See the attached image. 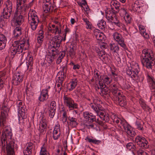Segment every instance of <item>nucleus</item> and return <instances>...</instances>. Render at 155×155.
<instances>
[{
	"instance_id": "obj_34",
	"label": "nucleus",
	"mask_w": 155,
	"mask_h": 155,
	"mask_svg": "<svg viewBox=\"0 0 155 155\" xmlns=\"http://www.w3.org/2000/svg\"><path fill=\"white\" fill-rule=\"evenodd\" d=\"M68 119L71 122L73 123L74 126H76L78 124V123L77 122V120L76 118L69 117Z\"/></svg>"
},
{
	"instance_id": "obj_22",
	"label": "nucleus",
	"mask_w": 155,
	"mask_h": 155,
	"mask_svg": "<svg viewBox=\"0 0 155 155\" xmlns=\"http://www.w3.org/2000/svg\"><path fill=\"white\" fill-rule=\"evenodd\" d=\"M21 28L20 27H16L14 29L13 34L15 37H17L21 34Z\"/></svg>"
},
{
	"instance_id": "obj_53",
	"label": "nucleus",
	"mask_w": 155,
	"mask_h": 155,
	"mask_svg": "<svg viewBox=\"0 0 155 155\" xmlns=\"http://www.w3.org/2000/svg\"><path fill=\"white\" fill-rule=\"evenodd\" d=\"M139 103L141 107H146L145 105H146V104L144 101L143 99H140L139 101Z\"/></svg>"
},
{
	"instance_id": "obj_7",
	"label": "nucleus",
	"mask_w": 155,
	"mask_h": 155,
	"mask_svg": "<svg viewBox=\"0 0 155 155\" xmlns=\"http://www.w3.org/2000/svg\"><path fill=\"white\" fill-rule=\"evenodd\" d=\"M102 107H92L94 110L97 115H99L100 118L101 119L104 121L105 122H108L109 121L110 118L108 114L105 113L101 112V109Z\"/></svg>"
},
{
	"instance_id": "obj_21",
	"label": "nucleus",
	"mask_w": 155,
	"mask_h": 155,
	"mask_svg": "<svg viewBox=\"0 0 155 155\" xmlns=\"http://www.w3.org/2000/svg\"><path fill=\"white\" fill-rule=\"evenodd\" d=\"M47 126H44L43 125H41L39 124V131L40 135H41L45 134L46 131Z\"/></svg>"
},
{
	"instance_id": "obj_26",
	"label": "nucleus",
	"mask_w": 155,
	"mask_h": 155,
	"mask_svg": "<svg viewBox=\"0 0 155 155\" xmlns=\"http://www.w3.org/2000/svg\"><path fill=\"white\" fill-rule=\"evenodd\" d=\"M56 112V108L54 107H50L49 110V116L51 118H53L54 117Z\"/></svg>"
},
{
	"instance_id": "obj_14",
	"label": "nucleus",
	"mask_w": 155,
	"mask_h": 155,
	"mask_svg": "<svg viewBox=\"0 0 155 155\" xmlns=\"http://www.w3.org/2000/svg\"><path fill=\"white\" fill-rule=\"evenodd\" d=\"M85 139L87 142L90 143H92L96 144H99L101 143V141L97 140L92 136H87Z\"/></svg>"
},
{
	"instance_id": "obj_9",
	"label": "nucleus",
	"mask_w": 155,
	"mask_h": 155,
	"mask_svg": "<svg viewBox=\"0 0 155 155\" xmlns=\"http://www.w3.org/2000/svg\"><path fill=\"white\" fill-rule=\"evenodd\" d=\"M15 41L12 45V47L10 48V51L12 55H15L16 54H20L23 52L21 46L19 47V43Z\"/></svg>"
},
{
	"instance_id": "obj_25",
	"label": "nucleus",
	"mask_w": 155,
	"mask_h": 155,
	"mask_svg": "<svg viewBox=\"0 0 155 155\" xmlns=\"http://www.w3.org/2000/svg\"><path fill=\"white\" fill-rule=\"evenodd\" d=\"M142 121L141 120H137L135 122V125L136 128L139 130H143V126L142 124Z\"/></svg>"
},
{
	"instance_id": "obj_1",
	"label": "nucleus",
	"mask_w": 155,
	"mask_h": 155,
	"mask_svg": "<svg viewBox=\"0 0 155 155\" xmlns=\"http://www.w3.org/2000/svg\"><path fill=\"white\" fill-rule=\"evenodd\" d=\"M142 61L143 65L147 68L151 69L155 64V58L153 57V51L150 49H144L143 50Z\"/></svg>"
},
{
	"instance_id": "obj_62",
	"label": "nucleus",
	"mask_w": 155,
	"mask_h": 155,
	"mask_svg": "<svg viewBox=\"0 0 155 155\" xmlns=\"http://www.w3.org/2000/svg\"><path fill=\"white\" fill-rule=\"evenodd\" d=\"M99 30H97L96 31H95L94 32V35L96 36V38L97 39V38L98 35H99V33H100V32Z\"/></svg>"
},
{
	"instance_id": "obj_39",
	"label": "nucleus",
	"mask_w": 155,
	"mask_h": 155,
	"mask_svg": "<svg viewBox=\"0 0 155 155\" xmlns=\"http://www.w3.org/2000/svg\"><path fill=\"white\" fill-rule=\"evenodd\" d=\"M32 150H29L28 148L26 147V149L23 151V153L24 155H31Z\"/></svg>"
},
{
	"instance_id": "obj_63",
	"label": "nucleus",
	"mask_w": 155,
	"mask_h": 155,
	"mask_svg": "<svg viewBox=\"0 0 155 155\" xmlns=\"http://www.w3.org/2000/svg\"><path fill=\"white\" fill-rule=\"evenodd\" d=\"M4 19L5 18L3 17V16L1 14L0 17V24H2L4 23Z\"/></svg>"
},
{
	"instance_id": "obj_54",
	"label": "nucleus",
	"mask_w": 155,
	"mask_h": 155,
	"mask_svg": "<svg viewBox=\"0 0 155 155\" xmlns=\"http://www.w3.org/2000/svg\"><path fill=\"white\" fill-rule=\"evenodd\" d=\"M116 11H115L114 10V11H111V10H110L107 12H106L105 14L107 15L108 14H109V15H110V14L114 15H116L118 13H116Z\"/></svg>"
},
{
	"instance_id": "obj_23",
	"label": "nucleus",
	"mask_w": 155,
	"mask_h": 155,
	"mask_svg": "<svg viewBox=\"0 0 155 155\" xmlns=\"http://www.w3.org/2000/svg\"><path fill=\"white\" fill-rule=\"evenodd\" d=\"M115 96L116 97V100H118L120 104V102H122V100H123L124 98L125 97V96H122V95L121 93L120 92L117 93V95H115ZM120 105L121 107H124L123 106L124 105H122L120 104Z\"/></svg>"
},
{
	"instance_id": "obj_35",
	"label": "nucleus",
	"mask_w": 155,
	"mask_h": 155,
	"mask_svg": "<svg viewBox=\"0 0 155 155\" xmlns=\"http://www.w3.org/2000/svg\"><path fill=\"white\" fill-rule=\"evenodd\" d=\"M66 74H63V73L61 72V71H60L57 74L58 76L60 75V76H59L58 77V79L64 80L66 77Z\"/></svg>"
},
{
	"instance_id": "obj_51",
	"label": "nucleus",
	"mask_w": 155,
	"mask_h": 155,
	"mask_svg": "<svg viewBox=\"0 0 155 155\" xmlns=\"http://www.w3.org/2000/svg\"><path fill=\"white\" fill-rule=\"evenodd\" d=\"M0 41H6V38L2 34L0 33Z\"/></svg>"
},
{
	"instance_id": "obj_19",
	"label": "nucleus",
	"mask_w": 155,
	"mask_h": 155,
	"mask_svg": "<svg viewBox=\"0 0 155 155\" xmlns=\"http://www.w3.org/2000/svg\"><path fill=\"white\" fill-rule=\"evenodd\" d=\"M101 90L102 92H104V94L107 95V97L110 96V87H108L104 84V87L102 88Z\"/></svg>"
},
{
	"instance_id": "obj_37",
	"label": "nucleus",
	"mask_w": 155,
	"mask_h": 155,
	"mask_svg": "<svg viewBox=\"0 0 155 155\" xmlns=\"http://www.w3.org/2000/svg\"><path fill=\"white\" fill-rule=\"evenodd\" d=\"M122 126L124 130L126 131L129 128H130V126L128 124V123L126 121L123 124Z\"/></svg>"
},
{
	"instance_id": "obj_16",
	"label": "nucleus",
	"mask_w": 155,
	"mask_h": 155,
	"mask_svg": "<svg viewBox=\"0 0 155 155\" xmlns=\"http://www.w3.org/2000/svg\"><path fill=\"white\" fill-rule=\"evenodd\" d=\"M12 4L10 2H8L7 3H6V8H4L3 10L9 13L8 17H11V14L12 13Z\"/></svg>"
},
{
	"instance_id": "obj_27",
	"label": "nucleus",
	"mask_w": 155,
	"mask_h": 155,
	"mask_svg": "<svg viewBox=\"0 0 155 155\" xmlns=\"http://www.w3.org/2000/svg\"><path fill=\"white\" fill-rule=\"evenodd\" d=\"M126 147L127 148L130 150H131L132 149V151L136 149L135 145H134L133 143L131 142L128 143L126 145Z\"/></svg>"
},
{
	"instance_id": "obj_48",
	"label": "nucleus",
	"mask_w": 155,
	"mask_h": 155,
	"mask_svg": "<svg viewBox=\"0 0 155 155\" xmlns=\"http://www.w3.org/2000/svg\"><path fill=\"white\" fill-rule=\"evenodd\" d=\"M6 41H0V51L5 48Z\"/></svg>"
},
{
	"instance_id": "obj_15",
	"label": "nucleus",
	"mask_w": 155,
	"mask_h": 155,
	"mask_svg": "<svg viewBox=\"0 0 155 155\" xmlns=\"http://www.w3.org/2000/svg\"><path fill=\"white\" fill-rule=\"evenodd\" d=\"M147 80L149 83L150 89L151 90L152 89L154 90L153 91L155 92V81L153 78L149 74H147Z\"/></svg>"
},
{
	"instance_id": "obj_5",
	"label": "nucleus",
	"mask_w": 155,
	"mask_h": 155,
	"mask_svg": "<svg viewBox=\"0 0 155 155\" xmlns=\"http://www.w3.org/2000/svg\"><path fill=\"white\" fill-rule=\"evenodd\" d=\"M16 146V144L15 143V142L13 141H11L9 142L5 141V149L6 150L8 155H15L14 148ZM2 149V147H1Z\"/></svg>"
},
{
	"instance_id": "obj_8",
	"label": "nucleus",
	"mask_w": 155,
	"mask_h": 155,
	"mask_svg": "<svg viewBox=\"0 0 155 155\" xmlns=\"http://www.w3.org/2000/svg\"><path fill=\"white\" fill-rule=\"evenodd\" d=\"M18 9H16L12 20V21L17 26L21 25L22 21L23 20L22 15L18 13Z\"/></svg>"
},
{
	"instance_id": "obj_24",
	"label": "nucleus",
	"mask_w": 155,
	"mask_h": 155,
	"mask_svg": "<svg viewBox=\"0 0 155 155\" xmlns=\"http://www.w3.org/2000/svg\"><path fill=\"white\" fill-rule=\"evenodd\" d=\"M27 109L26 107H18V114L21 117H24L25 115L26 111Z\"/></svg>"
},
{
	"instance_id": "obj_56",
	"label": "nucleus",
	"mask_w": 155,
	"mask_h": 155,
	"mask_svg": "<svg viewBox=\"0 0 155 155\" xmlns=\"http://www.w3.org/2000/svg\"><path fill=\"white\" fill-rule=\"evenodd\" d=\"M45 10H46L47 11H49L51 6V5L50 4H45Z\"/></svg>"
},
{
	"instance_id": "obj_12",
	"label": "nucleus",
	"mask_w": 155,
	"mask_h": 155,
	"mask_svg": "<svg viewBox=\"0 0 155 155\" xmlns=\"http://www.w3.org/2000/svg\"><path fill=\"white\" fill-rule=\"evenodd\" d=\"M63 98L64 103L67 107H75L78 105L77 104L74 103L71 98L64 96Z\"/></svg>"
},
{
	"instance_id": "obj_46",
	"label": "nucleus",
	"mask_w": 155,
	"mask_h": 155,
	"mask_svg": "<svg viewBox=\"0 0 155 155\" xmlns=\"http://www.w3.org/2000/svg\"><path fill=\"white\" fill-rule=\"evenodd\" d=\"M47 150L44 146V145H43V147L41 148V150L40 152V154L41 153H45V154H48L47 153Z\"/></svg>"
},
{
	"instance_id": "obj_49",
	"label": "nucleus",
	"mask_w": 155,
	"mask_h": 155,
	"mask_svg": "<svg viewBox=\"0 0 155 155\" xmlns=\"http://www.w3.org/2000/svg\"><path fill=\"white\" fill-rule=\"evenodd\" d=\"M137 153L138 155H147V153L141 150H138Z\"/></svg>"
},
{
	"instance_id": "obj_40",
	"label": "nucleus",
	"mask_w": 155,
	"mask_h": 155,
	"mask_svg": "<svg viewBox=\"0 0 155 155\" xmlns=\"http://www.w3.org/2000/svg\"><path fill=\"white\" fill-rule=\"evenodd\" d=\"M23 0H18H18H17V3H18V4H17V8H16L17 9H22L23 6H20L21 5L22 3Z\"/></svg>"
},
{
	"instance_id": "obj_11",
	"label": "nucleus",
	"mask_w": 155,
	"mask_h": 155,
	"mask_svg": "<svg viewBox=\"0 0 155 155\" xmlns=\"http://www.w3.org/2000/svg\"><path fill=\"white\" fill-rule=\"evenodd\" d=\"M114 39L123 48H125L126 47V45L124 42V39L121 34L118 33H115L114 35Z\"/></svg>"
},
{
	"instance_id": "obj_3",
	"label": "nucleus",
	"mask_w": 155,
	"mask_h": 155,
	"mask_svg": "<svg viewBox=\"0 0 155 155\" xmlns=\"http://www.w3.org/2000/svg\"><path fill=\"white\" fill-rule=\"evenodd\" d=\"M12 133L11 129L8 128H5L2 131L1 137V143L0 146L2 147V151H5V141L7 139H11L12 137Z\"/></svg>"
},
{
	"instance_id": "obj_33",
	"label": "nucleus",
	"mask_w": 155,
	"mask_h": 155,
	"mask_svg": "<svg viewBox=\"0 0 155 155\" xmlns=\"http://www.w3.org/2000/svg\"><path fill=\"white\" fill-rule=\"evenodd\" d=\"M48 98H47V95L41 94L40 96L38 97V100L40 101H43L47 99Z\"/></svg>"
},
{
	"instance_id": "obj_32",
	"label": "nucleus",
	"mask_w": 155,
	"mask_h": 155,
	"mask_svg": "<svg viewBox=\"0 0 155 155\" xmlns=\"http://www.w3.org/2000/svg\"><path fill=\"white\" fill-rule=\"evenodd\" d=\"M61 38L60 41H56V44L55 46H52V47L54 48L56 50H57L60 46V44L63 40V37H61Z\"/></svg>"
},
{
	"instance_id": "obj_57",
	"label": "nucleus",
	"mask_w": 155,
	"mask_h": 155,
	"mask_svg": "<svg viewBox=\"0 0 155 155\" xmlns=\"http://www.w3.org/2000/svg\"><path fill=\"white\" fill-rule=\"evenodd\" d=\"M110 78L107 76H105L104 78V81L106 84H110V81H109Z\"/></svg>"
},
{
	"instance_id": "obj_41",
	"label": "nucleus",
	"mask_w": 155,
	"mask_h": 155,
	"mask_svg": "<svg viewBox=\"0 0 155 155\" xmlns=\"http://www.w3.org/2000/svg\"><path fill=\"white\" fill-rule=\"evenodd\" d=\"M1 14L2 15V16H3V17L5 19H9L10 17H8L9 13L4 11L3 10Z\"/></svg>"
},
{
	"instance_id": "obj_17",
	"label": "nucleus",
	"mask_w": 155,
	"mask_h": 155,
	"mask_svg": "<svg viewBox=\"0 0 155 155\" xmlns=\"http://www.w3.org/2000/svg\"><path fill=\"white\" fill-rule=\"evenodd\" d=\"M133 10L136 11H138V12H140L141 8H142L140 5H139V2L138 1H136L133 4L132 6Z\"/></svg>"
},
{
	"instance_id": "obj_60",
	"label": "nucleus",
	"mask_w": 155,
	"mask_h": 155,
	"mask_svg": "<svg viewBox=\"0 0 155 155\" xmlns=\"http://www.w3.org/2000/svg\"><path fill=\"white\" fill-rule=\"evenodd\" d=\"M73 65H74L73 69H79L80 66L78 64H74L73 63H71Z\"/></svg>"
},
{
	"instance_id": "obj_64",
	"label": "nucleus",
	"mask_w": 155,
	"mask_h": 155,
	"mask_svg": "<svg viewBox=\"0 0 155 155\" xmlns=\"http://www.w3.org/2000/svg\"><path fill=\"white\" fill-rule=\"evenodd\" d=\"M59 37L58 35H56L54 37V41H60L61 40L59 38Z\"/></svg>"
},
{
	"instance_id": "obj_10",
	"label": "nucleus",
	"mask_w": 155,
	"mask_h": 155,
	"mask_svg": "<svg viewBox=\"0 0 155 155\" xmlns=\"http://www.w3.org/2000/svg\"><path fill=\"white\" fill-rule=\"evenodd\" d=\"M60 125L59 124H57L54 126L51 136L54 140H57L60 137Z\"/></svg>"
},
{
	"instance_id": "obj_18",
	"label": "nucleus",
	"mask_w": 155,
	"mask_h": 155,
	"mask_svg": "<svg viewBox=\"0 0 155 155\" xmlns=\"http://www.w3.org/2000/svg\"><path fill=\"white\" fill-rule=\"evenodd\" d=\"M110 46L111 50L114 53H118L119 48V46L117 44H115V43L110 44Z\"/></svg>"
},
{
	"instance_id": "obj_59",
	"label": "nucleus",
	"mask_w": 155,
	"mask_h": 155,
	"mask_svg": "<svg viewBox=\"0 0 155 155\" xmlns=\"http://www.w3.org/2000/svg\"><path fill=\"white\" fill-rule=\"evenodd\" d=\"M31 26L32 29L34 31L37 28V24H35L32 23H31Z\"/></svg>"
},
{
	"instance_id": "obj_30",
	"label": "nucleus",
	"mask_w": 155,
	"mask_h": 155,
	"mask_svg": "<svg viewBox=\"0 0 155 155\" xmlns=\"http://www.w3.org/2000/svg\"><path fill=\"white\" fill-rule=\"evenodd\" d=\"M126 132L128 135L132 137L134 136L136 134L135 132L132 130L131 127L130 128H129Z\"/></svg>"
},
{
	"instance_id": "obj_6",
	"label": "nucleus",
	"mask_w": 155,
	"mask_h": 155,
	"mask_svg": "<svg viewBox=\"0 0 155 155\" xmlns=\"http://www.w3.org/2000/svg\"><path fill=\"white\" fill-rule=\"evenodd\" d=\"M10 108L7 107H1L0 114V126L3 127L6 120V115L7 114Z\"/></svg>"
},
{
	"instance_id": "obj_4",
	"label": "nucleus",
	"mask_w": 155,
	"mask_h": 155,
	"mask_svg": "<svg viewBox=\"0 0 155 155\" xmlns=\"http://www.w3.org/2000/svg\"><path fill=\"white\" fill-rule=\"evenodd\" d=\"M135 142L142 149H147L149 148V144L148 141L145 138L142 136H137L135 138Z\"/></svg>"
},
{
	"instance_id": "obj_43",
	"label": "nucleus",
	"mask_w": 155,
	"mask_h": 155,
	"mask_svg": "<svg viewBox=\"0 0 155 155\" xmlns=\"http://www.w3.org/2000/svg\"><path fill=\"white\" fill-rule=\"evenodd\" d=\"M117 88H113L112 87H110V93L114 96L117 95Z\"/></svg>"
},
{
	"instance_id": "obj_58",
	"label": "nucleus",
	"mask_w": 155,
	"mask_h": 155,
	"mask_svg": "<svg viewBox=\"0 0 155 155\" xmlns=\"http://www.w3.org/2000/svg\"><path fill=\"white\" fill-rule=\"evenodd\" d=\"M33 144L31 142H29L28 143V145H27V148H28V149L30 150H32L33 148Z\"/></svg>"
},
{
	"instance_id": "obj_36",
	"label": "nucleus",
	"mask_w": 155,
	"mask_h": 155,
	"mask_svg": "<svg viewBox=\"0 0 155 155\" xmlns=\"http://www.w3.org/2000/svg\"><path fill=\"white\" fill-rule=\"evenodd\" d=\"M15 41L18 42V43H19V47H20L21 46V48L22 50V51H23L24 45L25 44V41H24V40H23L21 41L18 40Z\"/></svg>"
},
{
	"instance_id": "obj_2",
	"label": "nucleus",
	"mask_w": 155,
	"mask_h": 155,
	"mask_svg": "<svg viewBox=\"0 0 155 155\" xmlns=\"http://www.w3.org/2000/svg\"><path fill=\"white\" fill-rule=\"evenodd\" d=\"M139 68L138 66L137 68L132 67L129 68L126 71L127 74L130 76L131 78H136L138 81L142 82L143 80V75L142 72H139Z\"/></svg>"
},
{
	"instance_id": "obj_52",
	"label": "nucleus",
	"mask_w": 155,
	"mask_h": 155,
	"mask_svg": "<svg viewBox=\"0 0 155 155\" xmlns=\"http://www.w3.org/2000/svg\"><path fill=\"white\" fill-rule=\"evenodd\" d=\"M48 89H43L41 91V94H45L46 95H47V98H48Z\"/></svg>"
},
{
	"instance_id": "obj_28",
	"label": "nucleus",
	"mask_w": 155,
	"mask_h": 155,
	"mask_svg": "<svg viewBox=\"0 0 155 155\" xmlns=\"http://www.w3.org/2000/svg\"><path fill=\"white\" fill-rule=\"evenodd\" d=\"M77 80L76 79L73 80V81L71 82V88L69 89V91H71L73 90V89L77 85Z\"/></svg>"
},
{
	"instance_id": "obj_20",
	"label": "nucleus",
	"mask_w": 155,
	"mask_h": 155,
	"mask_svg": "<svg viewBox=\"0 0 155 155\" xmlns=\"http://www.w3.org/2000/svg\"><path fill=\"white\" fill-rule=\"evenodd\" d=\"M111 4H112L115 9L117 10L116 13H118L120 11V3L116 0H114L111 2Z\"/></svg>"
},
{
	"instance_id": "obj_61",
	"label": "nucleus",
	"mask_w": 155,
	"mask_h": 155,
	"mask_svg": "<svg viewBox=\"0 0 155 155\" xmlns=\"http://www.w3.org/2000/svg\"><path fill=\"white\" fill-rule=\"evenodd\" d=\"M65 33L63 34L64 35V37L63 39L64 41H65V40L66 33L69 31V29H68L67 28H66L65 29Z\"/></svg>"
},
{
	"instance_id": "obj_38",
	"label": "nucleus",
	"mask_w": 155,
	"mask_h": 155,
	"mask_svg": "<svg viewBox=\"0 0 155 155\" xmlns=\"http://www.w3.org/2000/svg\"><path fill=\"white\" fill-rule=\"evenodd\" d=\"M97 55L99 57H102L103 59L104 58V57L103 56L105 55V51H104L102 50L100 51H97Z\"/></svg>"
},
{
	"instance_id": "obj_42",
	"label": "nucleus",
	"mask_w": 155,
	"mask_h": 155,
	"mask_svg": "<svg viewBox=\"0 0 155 155\" xmlns=\"http://www.w3.org/2000/svg\"><path fill=\"white\" fill-rule=\"evenodd\" d=\"M67 66V63H66L64 66L62 65V66L61 67L62 69L61 71V72H62L63 73V74H66L67 71L68 69Z\"/></svg>"
},
{
	"instance_id": "obj_47",
	"label": "nucleus",
	"mask_w": 155,
	"mask_h": 155,
	"mask_svg": "<svg viewBox=\"0 0 155 155\" xmlns=\"http://www.w3.org/2000/svg\"><path fill=\"white\" fill-rule=\"evenodd\" d=\"M48 57H47V60L49 64H51L54 61V59L51 56V55H48Z\"/></svg>"
},
{
	"instance_id": "obj_31",
	"label": "nucleus",
	"mask_w": 155,
	"mask_h": 155,
	"mask_svg": "<svg viewBox=\"0 0 155 155\" xmlns=\"http://www.w3.org/2000/svg\"><path fill=\"white\" fill-rule=\"evenodd\" d=\"M47 121L46 117L44 115H42L40 121V125H43L44 126H47Z\"/></svg>"
},
{
	"instance_id": "obj_50",
	"label": "nucleus",
	"mask_w": 155,
	"mask_h": 155,
	"mask_svg": "<svg viewBox=\"0 0 155 155\" xmlns=\"http://www.w3.org/2000/svg\"><path fill=\"white\" fill-rule=\"evenodd\" d=\"M43 37L44 36H42L41 35L38 37L37 42L38 43L40 44L42 42L43 39Z\"/></svg>"
},
{
	"instance_id": "obj_45",
	"label": "nucleus",
	"mask_w": 155,
	"mask_h": 155,
	"mask_svg": "<svg viewBox=\"0 0 155 155\" xmlns=\"http://www.w3.org/2000/svg\"><path fill=\"white\" fill-rule=\"evenodd\" d=\"M104 34L103 33L100 32L99 34L97 39L99 40L102 41L104 39Z\"/></svg>"
},
{
	"instance_id": "obj_55",
	"label": "nucleus",
	"mask_w": 155,
	"mask_h": 155,
	"mask_svg": "<svg viewBox=\"0 0 155 155\" xmlns=\"http://www.w3.org/2000/svg\"><path fill=\"white\" fill-rule=\"evenodd\" d=\"M94 121L98 123L99 125H100L102 126L104 125V123L102 121L99 120L98 118L96 119V117L95 120H94Z\"/></svg>"
},
{
	"instance_id": "obj_29",
	"label": "nucleus",
	"mask_w": 155,
	"mask_h": 155,
	"mask_svg": "<svg viewBox=\"0 0 155 155\" xmlns=\"http://www.w3.org/2000/svg\"><path fill=\"white\" fill-rule=\"evenodd\" d=\"M105 21L103 20H101L97 23V25L99 28L103 29L105 28Z\"/></svg>"
},
{
	"instance_id": "obj_44",
	"label": "nucleus",
	"mask_w": 155,
	"mask_h": 155,
	"mask_svg": "<svg viewBox=\"0 0 155 155\" xmlns=\"http://www.w3.org/2000/svg\"><path fill=\"white\" fill-rule=\"evenodd\" d=\"M75 51L73 47L71 48L69 51V55L71 56H74L75 54Z\"/></svg>"
},
{
	"instance_id": "obj_13",
	"label": "nucleus",
	"mask_w": 155,
	"mask_h": 155,
	"mask_svg": "<svg viewBox=\"0 0 155 155\" xmlns=\"http://www.w3.org/2000/svg\"><path fill=\"white\" fill-rule=\"evenodd\" d=\"M84 116L86 120L89 122H93L95 120V116H93L91 113L89 114L87 112L84 113Z\"/></svg>"
}]
</instances>
